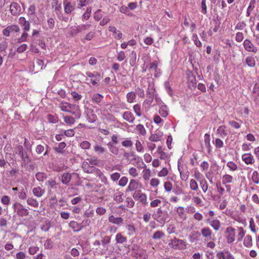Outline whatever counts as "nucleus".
<instances>
[{
    "label": "nucleus",
    "instance_id": "obj_42",
    "mask_svg": "<svg viewBox=\"0 0 259 259\" xmlns=\"http://www.w3.org/2000/svg\"><path fill=\"white\" fill-rule=\"evenodd\" d=\"M123 193L120 191L116 192L113 195L114 200L118 203H120L123 201L122 196Z\"/></svg>",
    "mask_w": 259,
    "mask_h": 259
},
{
    "label": "nucleus",
    "instance_id": "obj_34",
    "mask_svg": "<svg viewBox=\"0 0 259 259\" xmlns=\"http://www.w3.org/2000/svg\"><path fill=\"white\" fill-rule=\"evenodd\" d=\"M63 118L65 123L69 126L73 125L75 122V117L69 115H63Z\"/></svg>",
    "mask_w": 259,
    "mask_h": 259
},
{
    "label": "nucleus",
    "instance_id": "obj_46",
    "mask_svg": "<svg viewBox=\"0 0 259 259\" xmlns=\"http://www.w3.org/2000/svg\"><path fill=\"white\" fill-rule=\"evenodd\" d=\"M190 188L191 190L197 191L199 190L198 184L196 181L194 179H191L190 180Z\"/></svg>",
    "mask_w": 259,
    "mask_h": 259
},
{
    "label": "nucleus",
    "instance_id": "obj_41",
    "mask_svg": "<svg viewBox=\"0 0 259 259\" xmlns=\"http://www.w3.org/2000/svg\"><path fill=\"white\" fill-rule=\"evenodd\" d=\"M47 185L51 189H55L58 188L59 184L56 183L55 180L53 179H49L46 182Z\"/></svg>",
    "mask_w": 259,
    "mask_h": 259
},
{
    "label": "nucleus",
    "instance_id": "obj_36",
    "mask_svg": "<svg viewBox=\"0 0 259 259\" xmlns=\"http://www.w3.org/2000/svg\"><path fill=\"white\" fill-rule=\"evenodd\" d=\"M159 113L162 117H166L168 114L167 106L165 104L162 105L160 107Z\"/></svg>",
    "mask_w": 259,
    "mask_h": 259
},
{
    "label": "nucleus",
    "instance_id": "obj_37",
    "mask_svg": "<svg viewBox=\"0 0 259 259\" xmlns=\"http://www.w3.org/2000/svg\"><path fill=\"white\" fill-rule=\"evenodd\" d=\"M147 96L154 97L155 88L153 83H149L147 90Z\"/></svg>",
    "mask_w": 259,
    "mask_h": 259
},
{
    "label": "nucleus",
    "instance_id": "obj_25",
    "mask_svg": "<svg viewBox=\"0 0 259 259\" xmlns=\"http://www.w3.org/2000/svg\"><path fill=\"white\" fill-rule=\"evenodd\" d=\"M19 23L23 27L24 31H28L30 29V23L26 21L24 17H21L19 19Z\"/></svg>",
    "mask_w": 259,
    "mask_h": 259
},
{
    "label": "nucleus",
    "instance_id": "obj_18",
    "mask_svg": "<svg viewBox=\"0 0 259 259\" xmlns=\"http://www.w3.org/2000/svg\"><path fill=\"white\" fill-rule=\"evenodd\" d=\"M82 168L85 172L91 174L96 171L100 172V170L97 169L94 166L90 165L88 162H83L82 164Z\"/></svg>",
    "mask_w": 259,
    "mask_h": 259
},
{
    "label": "nucleus",
    "instance_id": "obj_45",
    "mask_svg": "<svg viewBox=\"0 0 259 259\" xmlns=\"http://www.w3.org/2000/svg\"><path fill=\"white\" fill-rule=\"evenodd\" d=\"M245 62L247 65L250 67H253L255 65V59L252 56H248L245 59Z\"/></svg>",
    "mask_w": 259,
    "mask_h": 259
},
{
    "label": "nucleus",
    "instance_id": "obj_55",
    "mask_svg": "<svg viewBox=\"0 0 259 259\" xmlns=\"http://www.w3.org/2000/svg\"><path fill=\"white\" fill-rule=\"evenodd\" d=\"M255 3V0H251L249 5L247 8L246 12V16L249 17L250 15L251 11L254 8V5Z\"/></svg>",
    "mask_w": 259,
    "mask_h": 259
},
{
    "label": "nucleus",
    "instance_id": "obj_20",
    "mask_svg": "<svg viewBox=\"0 0 259 259\" xmlns=\"http://www.w3.org/2000/svg\"><path fill=\"white\" fill-rule=\"evenodd\" d=\"M242 160L246 164H252L254 163L255 159L250 153H245L242 155Z\"/></svg>",
    "mask_w": 259,
    "mask_h": 259
},
{
    "label": "nucleus",
    "instance_id": "obj_5",
    "mask_svg": "<svg viewBox=\"0 0 259 259\" xmlns=\"http://www.w3.org/2000/svg\"><path fill=\"white\" fill-rule=\"evenodd\" d=\"M14 212H16L19 217H25L28 214V210L24 208L19 202H15L12 206Z\"/></svg>",
    "mask_w": 259,
    "mask_h": 259
},
{
    "label": "nucleus",
    "instance_id": "obj_51",
    "mask_svg": "<svg viewBox=\"0 0 259 259\" xmlns=\"http://www.w3.org/2000/svg\"><path fill=\"white\" fill-rule=\"evenodd\" d=\"M136 130L137 131L138 133L142 136H144L146 134V131L143 126V125L141 124H139L137 125Z\"/></svg>",
    "mask_w": 259,
    "mask_h": 259
},
{
    "label": "nucleus",
    "instance_id": "obj_33",
    "mask_svg": "<svg viewBox=\"0 0 259 259\" xmlns=\"http://www.w3.org/2000/svg\"><path fill=\"white\" fill-rule=\"evenodd\" d=\"M95 152L99 155L103 154L106 152V149L99 144L96 143L94 146Z\"/></svg>",
    "mask_w": 259,
    "mask_h": 259
},
{
    "label": "nucleus",
    "instance_id": "obj_32",
    "mask_svg": "<svg viewBox=\"0 0 259 259\" xmlns=\"http://www.w3.org/2000/svg\"><path fill=\"white\" fill-rule=\"evenodd\" d=\"M109 221L115 225H119L123 223V219L120 217H115L113 215H111L108 218Z\"/></svg>",
    "mask_w": 259,
    "mask_h": 259
},
{
    "label": "nucleus",
    "instance_id": "obj_1",
    "mask_svg": "<svg viewBox=\"0 0 259 259\" xmlns=\"http://www.w3.org/2000/svg\"><path fill=\"white\" fill-rule=\"evenodd\" d=\"M59 108L61 111L70 113L76 119L80 118L81 111L79 106L75 104H71L68 102H62L59 105Z\"/></svg>",
    "mask_w": 259,
    "mask_h": 259
},
{
    "label": "nucleus",
    "instance_id": "obj_8",
    "mask_svg": "<svg viewBox=\"0 0 259 259\" xmlns=\"http://www.w3.org/2000/svg\"><path fill=\"white\" fill-rule=\"evenodd\" d=\"M16 153L18 154L20 156L24 164H28L30 161L27 153L24 151L23 147L21 145H19L17 146Z\"/></svg>",
    "mask_w": 259,
    "mask_h": 259
},
{
    "label": "nucleus",
    "instance_id": "obj_14",
    "mask_svg": "<svg viewBox=\"0 0 259 259\" xmlns=\"http://www.w3.org/2000/svg\"><path fill=\"white\" fill-rule=\"evenodd\" d=\"M148 69L150 71H154V76L155 77H159L161 74V71L159 68H158V61H154L148 65Z\"/></svg>",
    "mask_w": 259,
    "mask_h": 259
},
{
    "label": "nucleus",
    "instance_id": "obj_31",
    "mask_svg": "<svg viewBox=\"0 0 259 259\" xmlns=\"http://www.w3.org/2000/svg\"><path fill=\"white\" fill-rule=\"evenodd\" d=\"M200 233L198 231H193L190 234L189 241L191 243H194L199 240Z\"/></svg>",
    "mask_w": 259,
    "mask_h": 259
},
{
    "label": "nucleus",
    "instance_id": "obj_16",
    "mask_svg": "<svg viewBox=\"0 0 259 259\" xmlns=\"http://www.w3.org/2000/svg\"><path fill=\"white\" fill-rule=\"evenodd\" d=\"M133 249L137 258L139 257L141 259H146L148 257V254L146 250L140 248L137 245L135 246Z\"/></svg>",
    "mask_w": 259,
    "mask_h": 259
},
{
    "label": "nucleus",
    "instance_id": "obj_10",
    "mask_svg": "<svg viewBox=\"0 0 259 259\" xmlns=\"http://www.w3.org/2000/svg\"><path fill=\"white\" fill-rule=\"evenodd\" d=\"M178 170L180 174V178L183 181H186L189 176V172L188 170V167L186 165H180L179 162L178 164Z\"/></svg>",
    "mask_w": 259,
    "mask_h": 259
},
{
    "label": "nucleus",
    "instance_id": "obj_7",
    "mask_svg": "<svg viewBox=\"0 0 259 259\" xmlns=\"http://www.w3.org/2000/svg\"><path fill=\"white\" fill-rule=\"evenodd\" d=\"M132 158L131 159L130 162L134 165L136 166L139 169H142L146 167V164L143 161L141 157L135 153L132 154Z\"/></svg>",
    "mask_w": 259,
    "mask_h": 259
},
{
    "label": "nucleus",
    "instance_id": "obj_61",
    "mask_svg": "<svg viewBox=\"0 0 259 259\" xmlns=\"http://www.w3.org/2000/svg\"><path fill=\"white\" fill-rule=\"evenodd\" d=\"M142 174L143 179L147 181L149 179L151 176V171L149 169L146 168L143 170Z\"/></svg>",
    "mask_w": 259,
    "mask_h": 259
},
{
    "label": "nucleus",
    "instance_id": "obj_29",
    "mask_svg": "<svg viewBox=\"0 0 259 259\" xmlns=\"http://www.w3.org/2000/svg\"><path fill=\"white\" fill-rule=\"evenodd\" d=\"M222 184L223 185H226L228 184L233 183L234 181L233 177L229 174H225L222 176Z\"/></svg>",
    "mask_w": 259,
    "mask_h": 259
},
{
    "label": "nucleus",
    "instance_id": "obj_39",
    "mask_svg": "<svg viewBox=\"0 0 259 259\" xmlns=\"http://www.w3.org/2000/svg\"><path fill=\"white\" fill-rule=\"evenodd\" d=\"M97 119L96 114L93 113L92 110H90L87 113V120L90 123H94Z\"/></svg>",
    "mask_w": 259,
    "mask_h": 259
},
{
    "label": "nucleus",
    "instance_id": "obj_13",
    "mask_svg": "<svg viewBox=\"0 0 259 259\" xmlns=\"http://www.w3.org/2000/svg\"><path fill=\"white\" fill-rule=\"evenodd\" d=\"M243 45L245 50L247 52H251L254 53L257 52V47L255 46L248 39H245L243 41Z\"/></svg>",
    "mask_w": 259,
    "mask_h": 259
},
{
    "label": "nucleus",
    "instance_id": "obj_4",
    "mask_svg": "<svg viewBox=\"0 0 259 259\" xmlns=\"http://www.w3.org/2000/svg\"><path fill=\"white\" fill-rule=\"evenodd\" d=\"M133 198L140 202L144 206L148 204L147 197L146 194L143 193L141 190H136L133 194Z\"/></svg>",
    "mask_w": 259,
    "mask_h": 259
},
{
    "label": "nucleus",
    "instance_id": "obj_2",
    "mask_svg": "<svg viewBox=\"0 0 259 259\" xmlns=\"http://www.w3.org/2000/svg\"><path fill=\"white\" fill-rule=\"evenodd\" d=\"M152 218L159 224L164 225L168 221V213L166 210L159 208L154 211Z\"/></svg>",
    "mask_w": 259,
    "mask_h": 259
},
{
    "label": "nucleus",
    "instance_id": "obj_57",
    "mask_svg": "<svg viewBox=\"0 0 259 259\" xmlns=\"http://www.w3.org/2000/svg\"><path fill=\"white\" fill-rule=\"evenodd\" d=\"M121 145L125 148H131L133 145V143L131 138H127L121 142Z\"/></svg>",
    "mask_w": 259,
    "mask_h": 259
},
{
    "label": "nucleus",
    "instance_id": "obj_30",
    "mask_svg": "<svg viewBox=\"0 0 259 259\" xmlns=\"http://www.w3.org/2000/svg\"><path fill=\"white\" fill-rule=\"evenodd\" d=\"M122 117L125 120L130 123H133L135 119L133 114L130 111L124 112L123 114Z\"/></svg>",
    "mask_w": 259,
    "mask_h": 259
},
{
    "label": "nucleus",
    "instance_id": "obj_26",
    "mask_svg": "<svg viewBox=\"0 0 259 259\" xmlns=\"http://www.w3.org/2000/svg\"><path fill=\"white\" fill-rule=\"evenodd\" d=\"M108 30L113 33L114 37L115 39H120L122 37V34L119 30H117L116 28L113 26H109Z\"/></svg>",
    "mask_w": 259,
    "mask_h": 259
},
{
    "label": "nucleus",
    "instance_id": "obj_53",
    "mask_svg": "<svg viewBox=\"0 0 259 259\" xmlns=\"http://www.w3.org/2000/svg\"><path fill=\"white\" fill-rule=\"evenodd\" d=\"M27 203L28 205L34 207H37L38 206V202L33 198H28L27 199Z\"/></svg>",
    "mask_w": 259,
    "mask_h": 259
},
{
    "label": "nucleus",
    "instance_id": "obj_6",
    "mask_svg": "<svg viewBox=\"0 0 259 259\" xmlns=\"http://www.w3.org/2000/svg\"><path fill=\"white\" fill-rule=\"evenodd\" d=\"M91 25L89 24L75 25L69 27L70 33L72 35H76L78 33L87 30Z\"/></svg>",
    "mask_w": 259,
    "mask_h": 259
},
{
    "label": "nucleus",
    "instance_id": "obj_3",
    "mask_svg": "<svg viewBox=\"0 0 259 259\" xmlns=\"http://www.w3.org/2000/svg\"><path fill=\"white\" fill-rule=\"evenodd\" d=\"M168 245L174 249L184 250L187 247V243L185 241L176 237L170 239Z\"/></svg>",
    "mask_w": 259,
    "mask_h": 259
},
{
    "label": "nucleus",
    "instance_id": "obj_58",
    "mask_svg": "<svg viewBox=\"0 0 259 259\" xmlns=\"http://www.w3.org/2000/svg\"><path fill=\"white\" fill-rule=\"evenodd\" d=\"M164 236V233L162 231L158 230L156 231L152 235V238L156 239H160L162 237Z\"/></svg>",
    "mask_w": 259,
    "mask_h": 259
},
{
    "label": "nucleus",
    "instance_id": "obj_63",
    "mask_svg": "<svg viewBox=\"0 0 259 259\" xmlns=\"http://www.w3.org/2000/svg\"><path fill=\"white\" fill-rule=\"evenodd\" d=\"M227 166L229 168L230 170L233 171L236 170L238 168L237 164L235 163L233 161H229L227 163Z\"/></svg>",
    "mask_w": 259,
    "mask_h": 259
},
{
    "label": "nucleus",
    "instance_id": "obj_40",
    "mask_svg": "<svg viewBox=\"0 0 259 259\" xmlns=\"http://www.w3.org/2000/svg\"><path fill=\"white\" fill-rule=\"evenodd\" d=\"M32 192L35 196L40 197L45 193V190L42 189L40 187H37L33 189Z\"/></svg>",
    "mask_w": 259,
    "mask_h": 259
},
{
    "label": "nucleus",
    "instance_id": "obj_28",
    "mask_svg": "<svg viewBox=\"0 0 259 259\" xmlns=\"http://www.w3.org/2000/svg\"><path fill=\"white\" fill-rule=\"evenodd\" d=\"M208 221L210 226L212 227L214 230L218 231L220 229L221 223L219 220L217 219H208Z\"/></svg>",
    "mask_w": 259,
    "mask_h": 259
},
{
    "label": "nucleus",
    "instance_id": "obj_44",
    "mask_svg": "<svg viewBox=\"0 0 259 259\" xmlns=\"http://www.w3.org/2000/svg\"><path fill=\"white\" fill-rule=\"evenodd\" d=\"M188 80L189 85H191L192 87H196L197 80L193 74H188Z\"/></svg>",
    "mask_w": 259,
    "mask_h": 259
},
{
    "label": "nucleus",
    "instance_id": "obj_48",
    "mask_svg": "<svg viewBox=\"0 0 259 259\" xmlns=\"http://www.w3.org/2000/svg\"><path fill=\"white\" fill-rule=\"evenodd\" d=\"M91 12H92L91 7H88L86 9L85 12L84 13V14L82 16V20L83 21L88 20L90 18V17L91 16Z\"/></svg>",
    "mask_w": 259,
    "mask_h": 259
},
{
    "label": "nucleus",
    "instance_id": "obj_9",
    "mask_svg": "<svg viewBox=\"0 0 259 259\" xmlns=\"http://www.w3.org/2000/svg\"><path fill=\"white\" fill-rule=\"evenodd\" d=\"M201 234L204 238L205 241L214 240V236L212 234V232L208 227H205L201 229L200 235Z\"/></svg>",
    "mask_w": 259,
    "mask_h": 259
},
{
    "label": "nucleus",
    "instance_id": "obj_12",
    "mask_svg": "<svg viewBox=\"0 0 259 259\" xmlns=\"http://www.w3.org/2000/svg\"><path fill=\"white\" fill-rule=\"evenodd\" d=\"M86 75L91 78L90 82L93 85H96L98 84V82L100 80L101 75L98 72L92 73L91 72H87Z\"/></svg>",
    "mask_w": 259,
    "mask_h": 259
},
{
    "label": "nucleus",
    "instance_id": "obj_60",
    "mask_svg": "<svg viewBox=\"0 0 259 259\" xmlns=\"http://www.w3.org/2000/svg\"><path fill=\"white\" fill-rule=\"evenodd\" d=\"M192 40L197 47H201L202 46V43L199 40L198 37L196 33H193L192 34Z\"/></svg>",
    "mask_w": 259,
    "mask_h": 259
},
{
    "label": "nucleus",
    "instance_id": "obj_43",
    "mask_svg": "<svg viewBox=\"0 0 259 259\" xmlns=\"http://www.w3.org/2000/svg\"><path fill=\"white\" fill-rule=\"evenodd\" d=\"M157 152L158 154H159V157L161 159L166 160L168 158V154L163 151L161 146H158L157 148Z\"/></svg>",
    "mask_w": 259,
    "mask_h": 259
},
{
    "label": "nucleus",
    "instance_id": "obj_50",
    "mask_svg": "<svg viewBox=\"0 0 259 259\" xmlns=\"http://www.w3.org/2000/svg\"><path fill=\"white\" fill-rule=\"evenodd\" d=\"M115 240L117 243H123L126 242V238L120 233H117L115 236Z\"/></svg>",
    "mask_w": 259,
    "mask_h": 259
},
{
    "label": "nucleus",
    "instance_id": "obj_52",
    "mask_svg": "<svg viewBox=\"0 0 259 259\" xmlns=\"http://www.w3.org/2000/svg\"><path fill=\"white\" fill-rule=\"evenodd\" d=\"M74 129H69L67 130H61V132L63 133L64 136H65L67 137H72L75 135Z\"/></svg>",
    "mask_w": 259,
    "mask_h": 259
},
{
    "label": "nucleus",
    "instance_id": "obj_49",
    "mask_svg": "<svg viewBox=\"0 0 259 259\" xmlns=\"http://www.w3.org/2000/svg\"><path fill=\"white\" fill-rule=\"evenodd\" d=\"M204 143L205 147L207 148L208 152L211 151L210 139L208 134H206L204 135Z\"/></svg>",
    "mask_w": 259,
    "mask_h": 259
},
{
    "label": "nucleus",
    "instance_id": "obj_27",
    "mask_svg": "<svg viewBox=\"0 0 259 259\" xmlns=\"http://www.w3.org/2000/svg\"><path fill=\"white\" fill-rule=\"evenodd\" d=\"M71 174L65 172L61 176L60 181L63 184L68 185L71 180Z\"/></svg>",
    "mask_w": 259,
    "mask_h": 259
},
{
    "label": "nucleus",
    "instance_id": "obj_11",
    "mask_svg": "<svg viewBox=\"0 0 259 259\" xmlns=\"http://www.w3.org/2000/svg\"><path fill=\"white\" fill-rule=\"evenodd\" d=\"M217 259H235L234 256L228 249H223L217 253Z\"/></svg>",
    "mask_w": 259,
    "mask_h": 259
},
{
    "label": "nucleus",
    "instance_id": "obj_15",
    "mask_svg": "<svg viewBox=\"0 0 259 259\" xmlns=\"http://www.w3.org/2000/svg\"><path fill=\"white\" fill-rule=\"evenodd\" d=\"M235 230L234 228L229 227L226 231V238L227 242L229 244L233 243L235 241Z\"/></svg>",
    "mask_w": 259,
    "mask_h": 259
},
{
    "label": "nucleus",
    "instance_id": "obj_64",
    "mask_svg": "<svg viewBox=\"0 0 259 259\" xmlns=\"http://www.w3.org/2000/svg\"><path fill=\"white\" fill-rule=\"evenodd\" d=\"M251 179L252 181L255 184L259 183V174L257 171H254L252 174Z\"/></svg>",
    "mask_w": 259,
    "mask_h": 259
},
{
    "label": "nucleus",
    "instance_id": "obj_56",
    "mask_svg": "<svg viewBox=\"0 0 259 259\" xmlns=\"http://www.w3.org/2000/svg\"><path fill=\"white\" fill-rule=\"evenodd\" d=\"M200 186L204 193H206L208 190V186L205 179L202 180L199 182Z\"/></svg>",
    "mask_w": 259,
    "mask_h": 259
},
{
    "label": "nucleus",
    "instance_id": "obj_62",
    "mask_svg": "<svg viewBox=\"0 0 259 259\" xmlns=\"http://www.w3.org/2000/svg\"><path fill=\"white\" fill-rule=\"evenodd\" d=\"M35 178L38 181L42 182L47 178V175L44 172H37L35 175Z\"/></svg>",
    "mask_w": 259,
    "mask_h": 259
},
{
    "label": "nucleus",
    "instance_id": "obj_59",
    "mask_svg": "<svg viewBox=\"0 0 259 259\" xmlns=\"http://www.w3.org/2000/svg\"><path fill=\"white\" fill-rule=\"evenodd\" d=\"M47 120L50 123H55L58 121V117L57 116L53 115L51 114H49L47 116Z\"/></svg>",
    "mask_w": 259,
    "mask_h": 259
},
{
    "label": "nucleus",
    "instance_id": "obj_24",
    "mask_svg": "<svg viewBox=\"0 0 259 259\" xmlns=\"http://www.w3.org/2000/svg\"><path fill=\"white\" fill-rule=\"evenodd\" d=\"M69 227L71 228L74 232H79L83 228V226L82 224L78 223L74 221H72L69 223Z\"/></svg>",
    "mask_w": 259,
    "mask_h": 259
},
{
    "label": "nucleus",
    "instance_id": "obj_47",
    "mask_svg": "<svg viewBox=\"0 0 259 259\" xmlns=\"http://www.w3.org/2000/svg\"><path fill=\"white\" fill-rule=\"evenodd\" d=\"M103 96L100 94H95L92 97V101L94 103L99 104L103 100Z\"/></svg>",
    "mask_w": 259,
    "mask_h": 259
},
{
    "label": "nucleus",
    "instance_id": "obj_35",
    "mask_svg": "<svg viewBox=\"0 0 259 259\" xmlns=\"http://www.w3.org/2000/svg\"><path fill=\"white\" fill-rule=\"evenodd\" d=\"M107 145L111 153L114 155H117L119 153V150L118 148L115 145V144H113V143L109 142Z\"/></svg>",
    "mask_w": 259,
    "mask_h": 259
},
{
    "label": "nucleus",
    "instance_id": "obj_19",
    "mask_svg": "<svg viewBox=\"0 0 259 259\" xmlns=\"http://www.w3.org/2000/svg\"><path fill=\"white\" fill-rule=\"evenodd\" d=\"M20 30L19 27L16 25H13L7 27L3 31V34L4 36H9L11 32H18Z\"/></svg>",
    "mask_w": 259,
    "mask_h": 259
},
{
    "label": "nucleus",
    "instance_id": "obj_23",
    "mask_svg": "<svg viewBox=\"0 0 259 259\" xmlns=\"http://www.w3.org/2000/svg\"><path fill=\"white\" fill-rule=\"evenodd\" d=\"M64 10L66 14H70L75 9V5L72 4L70 2L64 1Z\"/></svg>",
    "mask_w": 259,
    "mask_h": 259
},
{
    "label": "nucleus",
    "instance_id": "obj_17",
    "mask_svg": "<svg viewBox=\"0 0 259 259\" xmlns=\"http://www.w3.org/2000/svg\"><path fill=\"white\" fill-rule=\"evenodd\" d=\"M10 11L13 15L17 16L20 14L21 8L18 3L12 2L10 6Z\"/></svg>",
    "mask_w": 259,
    "mask_h": 259
},
{
    "label": "nucleus",
    "instance_id": "obj_38",
    "mask_svg": "<svg viewBox=\"0 0 259 259\" xmlns=\"http://www.w3.org/2000/svg\"><path fill=\"white\" fill-rule=\"evenodd\" d=\"M126 101L129 103H132L135 101L136 93L135 92H130L126 94Z\"/></svg>",
    "mask_w": 259,
    "mask_h": 259
},
{
    "label": "nucleus",
    "instance_id": "obj_54",
    "mask_svg": "<svg viewBox=\"0 0 259 259\" xmlns=\"http://www.w3.org/2000/svg\"><path fill=\"white\" fill-rule=\"evenodd\" d=\"M243 244L245 246L247 247H250L252 246V237L250 235H247L245 236Z\"/></svg>",
    "mask_w": 259,
    "mask_h": 259
},
{
    "label": "nucleus",
    "instance_id": "obj_22",
    "mask_svg": "<svg viewBox=\"0 0 259 259\" xmlns=\"http://www.w3.org/2000/svg\"><path fill=\"white\" fill-rule=\"evenodd\" d=\"M163 136V133L160 131H156L155 133L149 137V140L152 142H158L161 141Z\"/></svg>",
    "mask_w": 259,
    "mask_h": 259
},
{
    "label": "nucleus",
    "instance_id": "obj_21",
    "mask_svg": "<svg viewBox=\"0 0 259 259\" xmlns=\"http://www.w3.org/2000/svg\"><path fill=\"white\" fill-rule=\"evenodd\" d=\"M139 186V181L135 179H131L126 189V192H132L137 190Z\"/></svg>",
    "mask_w": 259,
    "mask_h": 259
}]
</instances>
